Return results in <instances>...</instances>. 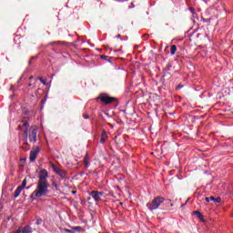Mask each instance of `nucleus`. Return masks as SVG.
Masks as SVG:
<instances>
[{"label":"nucleus","mask_w":233,"mask_h":233,"mask_svg":"<svg viewBox=\"0 0 233 233\" xmlns=\"http://www.w3.org/2000/svg\"><path fill=\"white\" fill-rule=\"evenodd\" d=\"M21 123H23L24 127H25V129L24 130V136L25 139H28V128L30 127V124L28 123V121L24 120H21Z\"/></svg>","instance_id":"7"},{"label":"nucleus","mask_w":233,"mask_h":233,"mask_svg":"<svg viewBox=\"0 0 233 233\" xmlns=\"http://www.w3.org/2000/svg\"><path fill=\"white\" fill-rule=\"evenodd\" d=\"M206 201L207 203H210V201H214V203H221V198L218 197L216 198L215 197H207Z\"/></svg>","instance_id":"9"},{"label":"nucleus","mask_w":233,"mask_h":233,"mask_svg":"<svg viewBox=\"0 0 233 233\" xmlns=\"http://www.w3.org/2000/svg\"><path fill=\"white\" fill-rule=\"evenodd\" d=\"M64 232L74 233L73 228L71 229L64 228Z\"/></svg>","instance_id":"19"},{"label":"nucleus","mask_w":233,"mask_h":233,"mask_svg":"<svg viewBox=\"0 0 233 233\" xmlns=\"http://www.w3.org/2000/svg\"><path fill=\"white\" fill-rule=\"evenodd\" d=\"M39 147H33V149L30 151L29 161L31 163H34V161L37 159V154H39Z\"/></svg>","instance_id":"5"},{"label":"nucleus","mask_w":233,"mask_h":233,"mask_svg":"<svg viewBox=\"0 0 233 233\" xmlns=\"http://www.w3.org/2000/svg\"><path fill=\"white\" fill-rule=\"evenodd\" d=\"M53 185H54L55 187H57V184H56V182H54Z\"/></svg>","instance_id":"34"},{"label":"nucleus","mask_w":233,"mask_h":233,"mask_svg":"<svg viewBox=\"0 0 233 233\" xmlns=\"http://www.w3.org/2000/svg\"><path fill=\"white\" fill-rule=\"evenodd\" d=\"M194 216H197V218L198 219H200V221H202V223H205V218H203V215L201 214V212L195 210L193 211Z\"/></svg>","instance_id":"11"},{"label":"nucleus","mask_w":233,"mask_h":233,"mask_svg":"<svg viewBox=\"0 0 233 233\" xmlns=\"http://www.w3.org/2000/svg\"><path fill=\"white\" fill-rule=\"evenodd\" d=\"M22 233H32V228L30 226H25L22 229Z\"/></svg>","instance_id":"13"},{"label":"nucleus","mask_w":233,"mask_h":233,"mask_svg":"<svg viewBox=\"0 0 233 233\" xmlns=\"http://www.w3.org/2000/svg\"><path fill=\"white\" fill-rule=\"evenodd\" d=\"M177 51V46H176V45H172L171 51H170L171 56H174Z\"/></svg>","instance_id":"14"},{"label":"nucleus","mask_w":233,"mask_h":233,"mask_svg":"<svg viewBox=\"0 0 233 233\" xmlns=\"http://www.w3.org/2000/svg\"><path fill=\"white\" fill-rule=\"evenodd\" d=\"M18 130H23V127L22 126H18Z\"/></svg>","instance_id":"29"},{"label":"nucleus","mask_w":233,"mask_h":233,"mask_svg":"<svg viewBox=\"0 0 233 233\" xmlns=\"http://www.w3.org/2000/svg\"><path fill=\"white\" fill-rule=\"evenodd\" d=\"M116 37H121V35H117V36Z\"/></svg>","instance_id":"37"},{"label":"nucleus","mask_w":233,"mask_h":233,"mask_svg":"<svg viewBox=\"0 0 233 233\" xmlns=\"http://www.w3.org/2000/svg\"><path fill=\"white\" fill-rule=\"evenodd\" d=\"M106 139H108V136L106 135V131L103 130L100 137V143L102 144L106 143Z\"/></svg>","instance_id":"10"},{"label":"nucleus","mask_w":233,"mask_h":233,"mask_svg":"<svg viewBox=\"0 0 233 233\" xmlns=\"http://www.w3.org/2000/svg\"><path fill=\"white\" fill-rule=\"evenodd\" d=\"M100 57H101V59H106V57H108V56H101Z\"/></svg>","instance_id":"28"},{"label":"nucleus","mask_w":233,"mask_h":233,"mask_svg":"<svg viewBox=\"0 0 233 233\" xmlns=\"http://www.w3.org/2000/svg\"><path fill=\"white\" fill-rule=\"evenodd\" d=\"M73 228V233L75 232H81L83 230V228H81L80 226L72 228Z\"/></svg>","instance_id":"15"},{"label":"nucleus","mask_w":233,"mask_h":233,"mask_svg":"<svg viewBox=\"0 0 233 233\" xmlns=\"http://www.w3.org/2000/svg\"><path fill=\"white\" fill-rule=\"evenodd\" d=\"M90 196L93 198V199L96 202H97V201H101V198H103L104 193L96 191V190H93V191H91Z\"/></svg>","instance_id":"6"},{"label":"nucleus","mask_w":233,"mask_h":233,"mask_svg":"<svg viewBox=\"0 0 233 233\" xmlns=\"http://www.w3.org/2000/svg\"><path fill=\"white\" fill-rule=\"evenodd\" d=\"M22 79H23V76H21L18 81H21Z\"/></svg>","instance_id":"36"},{"label":"nucleus","mask_w":233,"mask_h":233,"mask_svg":"<svg viewBox=\"0 0 233 233\" xmlns=\"http://www.w3.org/2000/svg\"><path fill=\"white\" fill-rule=\"evenodd\" d=\"M87 200L90 201V198H88Z\"/></svg>","instance_id":"42"},{"label":"nucleus","mask_w":233,"mask_h":233,"mask_svg":"<svg viewBox=\"0 0 233 233\" xmlns=\"http://www.w3.org/2000/svg\"><path fill=\"white\" fill-rule=\"evenodd\" d=\"M76 191H73V194H76Z\"/></svg>","instance_id":"41"},{"label":"nucleus","mask_w":233,"mask_h":233,"mask_svg":"<svg viewBox=\"0 0 233 233\" xmlns=\"http://www.w3.org/2000/svg\"><path fill=\"white\" fill-rule=\"evenodd\" d=\"M25 145L28 146V138L25 137Z\"/></svg>","instance_id":"27"},{"label":"nucleus","mask_w":233,"mask_h":233,"mask_svg":"<svg viewBox=\"0 0 233 233\" xmlns=\"http://www.w3.org/2000/svg\"><path fill=\"white\" fill-rule=\"evenodd\" d=\"M30 59H31V61H32V59H35V56H31V58H30Z\"/></svg>","instance_id":"33"},{"label":"nucleus","mask_w":233,"mask_h":233,"mask_svg":"<svg viewBox=\"0 0 233 233\" xmlns=\"http://www.w3.org/2000/svg\"><path fill=\"white\" fill-rule=\"evenodd\" d=\"M29 79H30V80L34 79V76H30Z\"/></svg>","instance_id":"35"},{"label":"nucleus","mask_w":233,"mask_h":233,"mask_svg":"<svg viewBox=\"0 0 233 233\" xmlns=\"http://www.w3.org/2000/svg\"><path fill=\"white\" fill-rule=\"evenodd\" d=\"M189 10H190L191 12H194V7H190Z\"/></svg>","instance_id":"31"},{"label":"nucleus","mask_w":233,"mask_h":233,"mask_svg":"<svg viewBox=\"0 0 233 233\" xmlns=\"http://www.w3.org/2000/svg\"><path fill=\"white\" fill-rule=\"evenodd\" d=\"M37 127L32 126L29 129V141L30 143H37Z\"/></svg>","instance_id":"4"},{"label":"nucleus","mask_w":233,"mask_h":233,"mask_svg":"<svg viewBox=\"0 0 233 233\" xmlns=\"http://www.w3.org/2000/svg\"><path fill=\"white\" fill-rule=\"evenodd\" d=\"M28 65H32V59L28 61Z\"/></svg>","instance_id":"32"},{"label":"nucleus","mask_w":233,"mask_h":233,"mask_svg":"<svg viewBox=\"0 0 233 233\" xmlns=\"http://www.w3.org/2000/svg\"><path fill=\"white\" fill-rule=\"evenodd\" d=\"M165 201V198L163 197H157L155 198L151 203H147V207L149 210H157L161 206V203Z\"/></svg>","instance_id":"2"},{"label":"nucleus","mask_w":233,"mask_h":233,"mask_svg":"<svg viewBox=\"0 0 233 233\" xmlns=\"http://www.w3.org/2000/svg\"><path fill=\"white\" fill-rule=\"evenodd\" d=\"M42 223H43V219L38 218V219L36 220V225H41Z\"/></svg>","instance_id":"22"},{"label":"nucleus","mask_w":233,"mask_h":233,"mask_svg":"<svg viewBox=\"0 0 233 233\" xmlns=\"http://www.w3.org/2000/svg\"><path fill=\"white\" fill-rule=\"evenodd\" d=\"M99 99L104 105H110V103H114V101H117V98L114 96H109L106 94H101L100 96L96 97Z\"/></svg>","instance_id":"3"},{"label":"nucleus","mask_w":233,"mask_h":233,"mask_svg":"<svg viewBox=\"0 0 233 233\" xmlns=\"http://www.w3.org/2000/svg\"><path fill=\"white\" fill-rule=\"evenodd\" d=\"M56 174L60 176L61 179H65L66 177V171L61 168H57L56 171H55Z\"/></svg>","instance_id":"8"},{"label":"nucleus","mask_w":233,"mask_h":233,"mask_svg":"<svg viewBox=\"0 0 233 233\" xmlns=\"http://www.w3.org/2000/svg\"><path fill=\"white\" fill-rule=\"evenodd\" d=\"M183 84H178L176 87V90H181V88H183Z\"/></svg>","instance_id":"20"},{"label":"nucleus","mask_w":233,"mask_h":233,"mask_svg":"<svg viewBox=\"0 0 233 233\" xmlns=\"http://www.w3.org/2000/svg\"><path fill=\"white\" fill-rule=\"evenodd\" d=\"M30 198H31V199L34 201V199H35V198H37V197H35V195L34 192H33V193L31 194Z\"/></svg>","instance_id":"23"},{"label":"nucleus","mask_w":233,"mask_h":233,"mask_svg":"<svg viewBox=\"0 0 233 233\" xmlns=\"http://www.w3.org/2000/svg\"><path fill=\"white\" fill-rule=\"evenodd\" d=\"M48 171L46 169H41L38 173V181L36 188L34 191L35 198H43L48 194Z\"/></svg>","instance_id":"1"},{"label":"nucleus","mask_w":233,"mask_h":233,"mask_svg":"<svg viewBox=\"0 0 233 233\" xmlns=\"http://www.w3.org/2000/svg\"><path fill=\"white\" fill-rule=\"evenodd\" d=\"M38 79L42 83V85H46V81H45L43 77L40 76Z\"/></svg>","instance_id":"21"},{"label":"nucleus","mask_w":233,"mask_h":233,"mask_svg":"<svg viewBox=\"0 0 233 233\" xmlns=\"http://www.w3.org/2000/svg\"><path fill=\"white\" fill-rule=\"evenodd\" d=\"M23 232V229H21V228H19L15 233H21Z\"/></svg>","instance_id":"26"},{"label":"nucleus","mask_w":233,"mask_h":233,"mask_svg":"<svg viewBox=\"0 0 233 233\" xmlns=\"http://www.w3.org/2000/svg\"><path fill=\"white\" fill-rule=\"evenodd\" d=\"M27 190L30 188V187H25Z\"/></svg>","instance_id":"38"},{"label":"nucleus","mask_w":233,"mask_h":233,"mask_svg":"<svg viewBox=\"0 0 233 233\" xmlns=\"http://www.w3.org/2000/svg\"><path fill=\"white\" fill-rule=\"evenodd\" d=\"M50 165H51V167H52L54 172H56L57 169L59 168V167H57V166H56V165H55L54 163H52V162H50Z\"/></svg>","instance_id":"18"},{"label":"nucleus","mask_w":233,"mask_h":233,"mask_svg":"<svg viewBox=\"0 0 233 233\" xmlns=\"http://www.w3.org/2000/svg\"><path fill=\"white\" fill-rule=\"evenodd\" d=\"M84 165L86 168H88V155H86V157H84Z\"/></svg>","instance_id":"16"},{"label":"nucleus","mask_w":233,"mask_h":233,"mask_svg":"<svg viewBox=\"0 0 233 233\" xmlns=\"http://www.w3.org/2000/svg\"><path fill=\"white\" fill-rule=\"evenodd\" d=\"M134 3H131V6H129V8H134Z\"/></svg>","instance_id":"30"},{"label":"nucleus","mask_w":233,"mask_h":233,"mask_svg":"<svg viewBox=\"0 0 233 233\" xmlns=\"http://www.w3.org/2000/svg\"><path fill=\"white\" fill-rule=\"evenodd\" d=\"M26 183H27V180H26V178H25V179L23 180V182H22V185H21V186H18V187H20L22 189H23V188H26Z\"/></svg>","instance_id":"17"},{"label":"nucleus","mask_w":233,"mask_h":233,"mask_svg":"<svg viewBox=\"0 0 233 233\" xmlns=\"http://www.w3.org/2000/svg\"><path fill=\"white\" fill-rule=\"evenodd\" d=\"M52 45H61V41H55V42H52Z\"/></svg>","instance_id":"24"},{"label":"nucleus","mask_w":233,"mask_h":233,"mask_svg":"<svg viewBox=\"0 0 233 233\" xmlns=\"http://www.w3.org/2000/svg\"><path fill=\"white\" fill-rule=\"evenodd\" d=\"M83 117H84V119H90V116L89 115H84Z\"/></svg>","instance_id":"25"},{"label":"nucleus","mask_w":233,"mask_h":233,"mask_svg":"<svg viewBox=\"0 0 233 233\" xmlns=\"http://www.w3.org/2000/svg\"><path fill=\"white\" fill-rule=\"evenodd\" d=\"M28 86H32V84H29Z\"/></svg>","instance_id":"40"},{"label":"nucleus","mask_w":233,"mask_h":233,"mask_svg":"<svg viewBox=\"0 0 233 233\" xmlns=\"http://www.w3.org/2000/svg\"><path fill=\"white\" fill-rule=\"evenodd\" d=\"M21 192H23V188L18 186L15 191L14 198H19Z\"/></svg>","instance_id":"12"},{"label":"nucleus","mask_w":233,"mask_h":233,"mask_svg":"<svg viewBox=\"0 0 233 233\" xmlns=\"http://www.w3.org/2000/svg\"><path fill=\"white\" fill-rule=\"evenodd\" d=\"M170 207H174V204H170Z\"/></svg>","instance_id":"39"}]
</instances>
